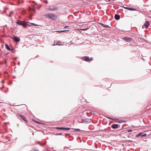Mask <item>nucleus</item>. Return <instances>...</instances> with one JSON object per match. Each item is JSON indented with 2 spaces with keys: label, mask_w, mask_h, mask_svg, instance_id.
Here are the masks:
<instances>
[{
  "label": "nucleus",
  "mask_w": 151,
  "mask_h": 151,
  "mask_svg": "<svg viewBox=\"0 0 151 151\" xmlns=\"http://www.w3.org/2000/svg\"><path fill=\"white\" fill-rule=\"evenodd\" d=\"M44 16L46 18H48L54 20L57 18V17L55 14H47L45 15Z\"/></svg>",
  "instance_id": "f257e3e1"
},
{
  "label": "nucleus",
  "mask_w": 151,
  "mask_h": 151,
  "mask_svg": "<svg viewBox=\"0 0 151 151\" xmlns=\"http://www.w3.org/2000/svg\"><path fill=\"white\" fill-rule=\"evenodd\" d=\"M16 23L17 24L22 25L25 28L27 27V22H23L19 20H17Z\"/></svg>",
  "instance_id": "f03ea898"
},
{
  "label": "nucleus",
  "mask_w": 151,
  "mask_h": 151,
  "mask_svg": "<svg viewBox=\"0 0 151 151\" xmlns=\"http://www.w3.org/2000/svg\"><path fill=\"white\" fill-rule=\"evenodd\" d=\"M82 59L87 62H89L93 60L92 58H89L88 56H85L82 58Z\"/></svg>",
  "instance_id": "7ed1b4c3"
},
{
  "label": "nucleus",
  "mask_w": 151,
  "mask_h": 151,
  "mask_svg": "<svg viewBox=\"0 0 151 151\" xmlns=\"http://www.w3.org/2000/svg\"><path fill=\"white\" fill-rule=\"evenodd\" d=\"M18 116H19V117L22 119H23V120L27 122V121L26 119V118L23 115H22L20 114H18Z\"/></svg>",
  "instance_id": "20e7f679"
},
{
  "label": "nucleus",
  "mask_w": 151,
  "mask_h": 151,
  "mask_svg": "<svg viewBox=\"0 0 151 151\" xmlns=\"http://www.w3.org/2000/svg\"><path fill=\"white\" fill-rule=\"evenodd\" d=\"M56 129H61V130H68L70 129V128L69 127H56Z\"/></svg>",
  "instance_id": "39448f33"
},
{
  "label": "nucleus",
  "mask_w": 151,
  "mask_h": 151,
  "mask_svg": "<svg viewBox=\"0 0 151 151\" xmlns=\"http://www.w3.org/2000/svg\"><path fill=\"white\" fill-rule=\"evenodd\" d=\"M91 122V120L89 119H85L83 120L82 123L85 124H87Z\"/></svg>",
  "instance_id": "423d86ee"
},
{
  "label": "nucleus",
  "mask_w": 151,
  "mask_h": 151,
  "mask_svg": "<svg viewBox=\"0 0 151 151\" xmlns=\"http://www.w3.org/2000/svg\"><path fill=\"white\" fill-rule=\"evenodd\" d=\"M58 8H54L53 7L52 8L51 7H49L47 9V10L48 11H56L58 10Z\"/></svg>",
  "instance_id": "0eeeda50"
},
{
  "label": "nucleus",
  "mask_w": 151,
  "mask_h": 151,
  "mask_svg": "<svg viewBox=\"0 0 151 151\" xmlns=\"http://www.w3.org/2000/svg\"><path fill=\"white\" fill-rule=\"evenodd\" d=\"M150 25V24L149 21H147L145 23L144 25L143 26V27L145 26V28H147Z\"/></svg>",
  "instance_id": "6e6552de"
},
{
  "label": "nucleus",
  "mask_w": 151,
  "mask_h": 151,
  "mask_svg": "<svg viewBox=\"0 0 151 151\" xmlns=\"http://www.w3.org/2000/svg\"><path fill=\"white\" fill-rule=\"evenodd\" d=\"M124 8L126 9H128V10H130V11H136L137 10L134 8H129L128 7H124Z\"/></svg>",
  "instance_id": "1a4fd4ad"
},
{
  "label": "nucleus",
  "mask_w": 151,
  "mask_h": 151,
  "mask_svg": "<svg viewBox=\"0 0 151 151\" xmlns=\"http://www.w3.org/2000/svg\"><path fill=\"white\" fill-rule=\"evenodd\" d=\"M118 127V125L117 124H114L112 125V128L113 129H116Z\"/></svg>",
  "instance_id": "9d476101"
},
{
  "label": "nucleus",
  "mask_w": 151,
  "mask_h": 151,
  "mask_svg": "<svg viewBox=\"0 0 151 151\" xmlns=\"http://www.w3.org/2000/svg\"><path fill=\"white\" fill-rule=\"evenodd\" d=\"M115 19L116 20H119L120 18L119 15L116 14L114 16Z\"/></svg>",
  "instance_id": "9b49d317"
},
{
  "label": "nucleus",
  "mask_w": 151,
  "mask_h": 151,
  "mask_svg": "<svg viewBox=\"0 0 151 151\" xmlns=\"http://www.w3.org/2000/svg\"><path fill=\"white\" fill-rule=\"evenodd\" d=\"M100 24L102 26H103L104 27H107V28H110V27H109L108 25H107L106 24H103L102 23H100Z\"/></svg>",
  "instance_id": "f8f14e48"
},
{
  "label": "nucleus",
  "mask_w": 151,
  "mask_h": 151,
  "mask_svg": "<svg viewBox=\"0 0 151 151\" xmlns=\"http://www.w3.org/2000/svg\"><path fill=\"white\" fill-rule=\"evenodd\" d=\"M5 47L7 49L9 50H10V49L9 46L8 45L6 44H5Z\"/></svg>",
  "instance_id": "ddd939ff"
},
{
  "label": "nucleus",
  "mask_w": 151,
  "mask_h": 151,
  "mask_svg": "<svg viewBox=\"0 0 151 151\" xmlns=\"http://www.w3.org/2000/svg\"><path fill=\"white\" fill-rule=\"evenodd\" d=\"M14 41L16 42H18L20 41L19 38H13Z\"/></svg>",
  "instance_id": "4468645a"
},
{
  "label": "nucleus",
  "mask_w": 151,
  "mask_h": 151,
  "mask_svg": "<svg viewBox=\"0 0 151 151\" xmlns=\"http://www.w3.org/2000/svg\"><path fill=\"white\" fill-rule=\"evenodd\" d=\"M124 40H125V41H131V39L132 38H123Z\"/></svg>",
  "instance_id": "2eb2a0df"
},
{
  "label": "nucleus",
  "mask_w": 151,
  "mask_h": 151,
  "mask_svg": "<svg viewBox=\"0 0 151 151\" xmlns=\"http://www.w3.org/2000/svg\"><path fill=\"white\" fill-rule=\"evenodd\" d=\"M71 129H73L75 131L79 132L81 131L80 129H73L72 128Z\"/></svg>",
  "instance_id": "dca6fc26"
},
{
  "label": "nucleus",
  "mask_w": 151,
  "mask_h": 151,
  "mask_svg": "<svg viewBox=\"0 0 151 151\" xmlns=\"http://www.w3.org/2000/svg\"><path fill=\"white\" fill-rule=\"evenodd\" d=\"M68 30H62V31H56L57 32H65V31H68Z\"/></svg>",
  "instance_id": "f3484780"
},
{
  "label": "nucleus",
  "mask_w": 151,
  "mask_h": 151,
  "mask_svg": "<svg viewBox=\"0 0 151 151\" xmlns=\"http://www.w3.org/2000/svg\"><path fill=\"white\" fill-rule=\"evenodd\" d=\"M126 122L125 121H124V120H121L119 121V123H124V122Z\"/></svg>",
  "instance_id": "a211bd4d"
},
{
  "label": "nucleus",
  "mask_w": 151,
  "mask_h": 151,
  "mask_svg": "<svg viewBox=\"0 0 151 151\" xmlns=\"http://www.w3.org/2000/svg\"><path fill=\"white\" fill-rule=\"evenodd\" d=\"M141 133H139L138 134L136 135V137H138L141 135Z\"/></svg>",
  "instance_id": "6ab92c4d"
},
{
  "label": "nucleus",
  "mask_w": 151,
  "mask_h": 151,
  "mask_svg": "<svg viewBox=\"0 0 151 151\" xmlns=\"http://www.w3.org/2000/svg\"><path fill=\"white\" fill-rule=\"evenodd\" d=\"M13 13V12H10V14H9V15H8V17H11V14H12V13Z\"/></svg>",
  "instance_id": "aec40b11"
},
{
  "label": "nucleus",
  "mask_w": 151,
  "mask_h": 151,
  "mask_svg": "<svg viewBox=\"0 0 151 151\" xmlns=\"http://www.w3.org/2000/svg\"><path fill=\"white\" fill-rule=\"evenodd\" d=\"M88 29V28H86V29H80L82 30L83 31H85L87 30Z\"/></svg>",
  "instance_id": "412c9836"
},
{
  "label": "nucleus",
  "mask_w": 151,
  "mask_h": 151,
  "mask_svg": "<svg viewBox=\"0 0 151 151\" xmlns=\"http://www.w3.org/2000/svg\"><path fill=\"white\" fill-rule=\"evenodd\" d=\"M108 118L110 119H112V120H114V119H113V118H111V117H107Z\"/></svg>",
  "instance_id": "4be33fe9"
},
{
  "label": "nucleus",
  "mask_w": 151,
  "mask_h": 151,
  "mask_svg": "<svg viewBox=\"0 0 151 151\" xmlns=\"http://www.w3.org/2000/svg\"><path fill=\"white\" fill-rule=\"evenodd\" d=\"M56 135H62V134L61 133H57L55 134Z\"/></svg>",
  "instance_id": "5701e85b"
},
{
  "label": "nucleus",
  "mask_w": 151,
  "mask_h": 151,
  "mask_svg": "<svg viewBox=\"0 0 151 151\" xmlns=\"http://www.w3.org/2000/svg\"><path fill=\"white\" fill-rule=\"evenodd\" d=\"M146 135H147V134H143L142 135V137H146Z\"/></svg>",
  "instance_id": "b1692460"
},
{
  "label": "nucleus",
  "mask_w": 151,
  "mask_h": 151,
  "mask_svg": "<svg viewBox=\"0 0 151 151\" xmlns=\"http://www.w3.org/2000/svg\"><path fill=\"white\" fill-rule=\"evenodd\" d=\"M132 131L131 130H127V132H131Z\"/></svg>",
  "instance_id": "393cba45"
},
{
  "label": "nucleus",
  "mask_w": 151,
  "mask_h": 151,
  "mask_svg": "<svg viewBox=\"0 0 151 151\" xmlns=\"http://www.w3.org/2000/svg\"><path fill=\"white\" fill-rule=\"evenodd\" d=\"M31 24H32L33 26H36V25L34 23H31Z\"/></svg>",
  "instance_id": "a878e982"
},
{
  "label": "nucleus",
  "mask_w": 151,
  "mask_h": 151,
  "mask_svg": "<svg viewBox=\"0 0 151 151\" xmlns=\"http://www.w3.org/2000/svg\"><path fill=\"white\" fill-rule=\"evenodd\" d=\"M35 122L37 124H40V122H39L35 121Z\"/></svg>",
  "instance_id": "bb28decb"
},
{
  "label": "nucleus",
  "mask_w": 151,
  "mask_h": 151,
  "mask_svg": "<svg viewBox=\"0 0 151 151\" xmlns=\"http://www.w3.org/2000/svg\"><path fill=\"white\" fill-rule=\"evenodd\" d=\"M69 135V134H65V136H67V135Z\"/></svg>",
  "instance_id": "cd10ccee"
},
{
  "label": "nucleus",
  "mask_w": 151,
  "mask_h": 151,
  "mask_svg": "<svg viewBox=\"0 0 151 151\" xmlns=\"http://www.w3.org/2000/svg\"><path fill=\"white\" fill-rule=\"evenodd\" d=\"M68 27V26H65V27H64V28H66V27Z\"/></svg>",
  "instance_id": "c85d7f7f"
},
{
  "label": "nucleus",
  "mask_w": 151,
  "mask_h": 151,
  "mask_svg": "<svg viewBox=\"0 0 151 151\" xmlns=\"http://www.w3.org/2000/svg\"><path fill=\"white\" fill-rule=\"evenodd\" d=\"M34 151H38L37 150H34Z\"/></svg>",
  "instance_id": "c756f323"
},
{
  "label": "nucleus",
  "mask_w": 151,
  "mask_h": 151,
  "mask_svg": "<svg viewBox=\"0 0 151 151\" xmlns=\"http://www.w3.org/2000/svg\"><path fill=\"white\" fill-rule=\"evenodd\" d=\"M13 38H18V37H14Z\"/></svg>",
  "instance_id": "7c9ffc66"
},
{
  "label": "nucleus",
  "mask_w": 151,
  "mask_h": 151,
  "mask_svg": "<svg viewBox=\"0 0 151 151\" xmlns=\"http://www.w3.org/2000/svg\"><path fill=\"white\" fill-rule=\"evenodd\" d=\"M1 37H5V36H4V35H3V36L2 35V36H1Z\"/></svg>",
  "instance_id": "2f4dec72"
},
{
  "label": "nucleus",
  "mask_w": 151,
  "mask_h": 151,
  "mask_svg": "<svg viewBox=\"0 0 151 151\" xmlns=\"http://www.w3.org/2000/svg\"><path fill=\"white\" fill-rule=\"evenodd\" d=\"M45 143L44 144H43V145H42L43 146L45 144Z\"/></svg>",
  "instance_id": "473e14b6"
},
{
  "label": "nucleus",
  "mask_w": 151,
  "mask_h": 151,
  "mask_svg": "<svg viewBox=\"0 0 151 151\" xmlns=\"http://www.w3.org/2000/svg\"><path fill=\"white\" fill-rule=\"evenodd\" d=\"M130 141V140H129V141Z\"/></svg>",
  "instance_id": "72a5a7b5"
}]
</instances>
